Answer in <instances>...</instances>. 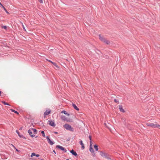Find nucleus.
Returning a JSON list of instances; mask_svg holds the SVG:
<instances>
[{
  "instance_id": "obj_1",
  "label": "nucleus",
  "mask_w": 160,
  "mask_h": 160,
  "mask_svg": "<svg viewBox=\"0 0 160 160\" xmlns=\"http://www.w3.org/2000/svg\"><path fill=\"white\" fill-rule=\"evenodd\" d=\"M146 125L148 126H150L153 128L160 127V125L157 124L156 122H155V123L148 122L146 123Z\"/></svg>"
},
{
  "instance_id": "obj_2",
  "label": "nucleus",
  "mask_w": 160,
  "mask_h": 160,
  "mask_svg": "<svg viewBox=\"0 0 160 160\" xmlns=\"http://www.w3.org/2000/svg\"><path fill=\"white\" fill-rule=\"evenodd\" d=\"M100 154L102 157H104L108 160H111L110 158L108 157L109 155L107 153H105L101 151L100 152Z\"/></svg>"
},
{
  "instance_id": "obj_3",
  "label": "nucleus",
  "mask_w": 160,
  "mask_h": 160,
  "mask_svg": "<svg viewBox=\"0 0 160 160\" xmlns=\"http://www.w3.org/2000/svg\"><path fill=\"white\" fill-rule=\"evenodd\" d=\"M63 127L67 130L72 132L73 131V128L70 125L68 124H65L63 126Z\"/></svg>"
},
{
  "instance_id": "obj_4",
  "label": "nucleus",
  "mask_w": 160,
  "mask_h": 160,
  "mask_svg": "<svg viewBox=\"0 0 160 160\" xmlns=\"http://www.w3.org/2000/svg\"><path fill=\"white\" fill-rule=\"evenodd\" d=\"M48 123L52 126L55 127V124L54 122L52 121L49 120L48 121Z\"/></svg>"
},
{
  "instance_id": "obj_5",
  "label": "nucleus",
  "mask_w": 160,
  "mask_h": 160,
  "mask_svg": "<svg viewBox=\"0 0 160 160\" xmlns=\"http://www.w3.org/2000/svg\"><path fill=\"white\" fill-rule=\"evenodd\" d=\"M56 148H59L60 149L62 150V151H64L65 152H67V150L66 149H65L64 148L61 146L57 145L56 146Z\"/></svg>"
},
{
  "instance_id": "obj_6",
  "label": "nucleus",
  "mask_w": 160,
  "mask_h": 160,
  "mask_svg": "<svg viewBox=\"0 0 160 160\" xmlns=\"http://www.w3.org/2000/svg\"><path fill=\"white\" fill-rule=\"evenodd\" d=\"M61 119L63 121H66L67 122H70V120L68 119L67 118H66L64 116H62L61 117Z\"/></svg>"
},
{
  "instance_id": "obj_7",
  "label": "nucleus",
  "mask_w": 160,
  "mask_h": 160,
  "mask_svg": "<svg viewBox=\"0 0 160 160\" xmlns=\"http://www.w3.org/2000/svg\"><path fill=\"white\" fill-rule=\"evenodd\" d=\"M46 138L47 139L48 142L51 145H52L54 144V143L48 137H47Z\"/></svg>"
},
{
  "instance_id": "obj_8",
  "label": "nucleus",
  "mask_w": 160,
  "mask_h": 160,
  "mask_svg": "<svg viewBox=\"0 0 160 160\" xmlns=\"http://www.w3.org/2000/svg\"><path fill=\"white\" fill-rule=\"evenodd\" d=\"M32 129H29L28 131V132L29 133V135L31 136L32 137H35V135L34 134H32Z\"/></svg>"
},
{
  "instance_id": "obj_9",
  "label": "nucleus",
  "mask_w": 160,
  "mask_h": 160,
  "mask_svg": "<svg viewBox=\"0 0 160 160\" xmlns=\"http://www.w3.org/2000/svg\"><path fill=\"white\" fill-rule=\"evenodd\" d=\"M118 107H119V108L120 112H125V111L123 109L122 106L119 105V106Z\"/></svg>"
},
{
  "instance_id": "obj_10",
  "label": "nucleus",
  "mask_w": 160,
  "mask_h": 160,
  "mask_svg": "<svg viewBox=\"0 0 160 160\" xmlns=\"http://www.w3.org/2000/svg\"><path fill=\"white\" fill-rule=\"evenodd\" d=\"M70 152L73 155L76 156L77 155V153L74 151L73 150H72L70 151Z\"/></svg>"
},
{
  "instance_id": "obj_11",
  "label": "nucleus",
  "mask_w": 160,
  "mask_h": 160,
  "mask_svg": "<svg viewBox=\"0 0 160 160\" xmlns=\"http://www.w3.org/2000/svg\"><path fill=\"white\" fill-rule=\"evenodd\" d=\"M80 144L82 145V149H84L85 148V147L84 144L82 142V141H80Z\"/></svg>"
},
{
  "instance_id": "obj_12",
  "label": "nucleus",
  "mask_w": 160,
  "mask_h": 160,
  "mask_svg": "<svg viewBox=\"0 0 160 160\" xmlns=\"http://www.w3.org/2000/svg\"><path fill=\"white\" fill-rule=\"evenodd\" d=\"M72 106L73 108L77 111L79 110V109L76 106V105L74 104H72Z\"/></svg>"
},
{
  "instance_id": "obj_13",
  "label": "nucleus",
  "mask_w": 160,
  "mask_h": 160,
  "mask_svg": "<svg viewBox=\"0 0 160 160\" xmlns=\"http://www.w3.org/2000/svg\"><path fill=\"white\" fill-rule=\"evenodd\" d=\"M99 39L102 42H103L104 40L105 39L102 36H101V35H99Z\"/></svg>"
},
{
  "instance_id": "obj_14",
  "label": "nucleus",
  "mask_w": 160,
  "mask_h": 160,
  "mask_svg": "<svg viewBox=\"0 0 160 160\" xmlns=\"http://www.w3.org/2000/svg\"><path fill=\"white\" fill-rule=\"evenodd\" d=\"M50 112H51L50 111L47 110L46 112H45L44 113V116L47 115L49 114H50Z\"/></svg>"
},
{
  "instance_id": "obj_15",
  "label": "nucleus",
  "mask_w": 160,
  "mask_h": 160,
  "mask_svg": "<svg viewBox=\"0 0 160 160\" xmlns=\"http://www.w3.org/2000/svg\"><path fill=\"white\" fill-rule=\"evenodd\" d=\"M103 42L106 43L107 44H108L110 43V42L109 41L105 39L103 41Z\"/></svg>"
},
{
  "instance_id": "obj_16",
  "label": "nucleus",
  "mask_w": 160,
  "mask_h": 160,
  "mask_svg": "<svg viewBox=\"0 0 160 160\" xmlns=\"http://www.w3.org/2000/svg\"><path fill=\"white\" fill-rule=\"evenodd\" d=\"M94 148L95 149L96 151H98V146L97 145H95L94 146Z\"/></svg>"
},
{
  "instance_id": "obj_17",
  "label": "nucleus",
  "mask_w": 160,
  "mask_h": 160,
  "mask_svg": "<svg viewBox=\"0 0 160 160\" xmlns=\"http://www.w3.org/2000/svg\"><path fill=\"white\" fill-rule=\"evenodd\" d=\"M32 131L34 133V134H36L37 133V130L35 129L32 128Z\"/></svg>"
},
{
  "instance_id": "obj_18",
  "label": "nucleus",
  "mask_w": 160,
  "mask_h": 160,
  "mask_svg": "<svg viewBox=\"0 0 160 160\" xmlns=\"http://www.w3.org/2000/svg\"><path fill=\"white\" fill-rule=\"evenodd\" d=\"M90 151L92 152H94V151L92 148V147H90Z\"/></svg>"
},
{
  "instance_id": "obj_19",
  "label": "nucleus",
  "mask_w": 160,
  "mask_h": 160,
  "mask_svg": "<svg viewBox=\"0 0 160 160\" xmlns=\"http://www.w3.org/2000/svg\"><path fill=\"white\" fill-rule=\"evenodd\" d=\"M11 110L12 112H14L15 113L18 114L19 113L18 112H17V111H15L13 109H11Z\"/></svg>"
},
{
  "instance_id": "obj_20",
  "label": "nucleus",
  "mask_w": 160,
  "mask_h": 160,
  "mask_svg": "<svg viewBox=\"0 0 160 160\" xmlns=\"http://www.w3.org/2000/svg\"><path fill=\"white\" fill-rule=\"evenodd\" d=\"M2 7L3 8V9L6 12V13H7L8 14H9V12L7 11V10H6V8H4V7L3 6H2Z\"/></svg>"
},
{
  "instance_id": "obj_21",
  "label": "nucleus",
  "mask_w": 160,
  "mask_h": 160,
  "mask_svg": "<svg viewBox=\"0 0 160 160\" xmlns=\"http://www.w3.org/2000/svg\"><path fill=\"white\" fill-rule=\"evenodd\" d=\"M41 133L42 134V136L44 137H45V133H44V131H42L41 132Z\"/></svg>"
},
{
  "instance_id": "obj_22",
  "label": "nucleus",
  "mask_w": 160,
  "mask_h": 160,
  "mask_svg": "<svg viewBox=\"0 0 160 160\" xmlns=\"http://www.w3.org/2000/svg\"><path fill=\"white\" fill-rule=\"evenodd\" d=\"M34 156H36V154L34 153H32L31 155V157H32Z\"/></svg>"
},
{
  "instance_id": "obj_23",
  "label": "nucleus",
  "mask_w": 160,
  "mask_h": 160,
  "mask_svg": "<svg viewBox=\"0 0 160 160\" xmlns=\"http://www.w3.org/2000/svg\"><path fill=\"white\" fill-rule=\"evenodd\" d=\"M2 102L3 104H4V105H9V104H8V103H7L6 102H3H3Z\"/></svg>"
},
{
  "instance_id": "obj_24",
  "label": "nucleus",
  "mask_w": 160,
  "mask_h": 160,
  "mask_svg": "<svg viewBox=\"0 0 160 160\" xmlns=\"http://www.w3.org/2000/svg\"><path fill=\"white\" fill-rule=\"evenodd\" d=\"M61 112L65 114H67V112H66V111H65L64 110L62 111Z\"/></svg>"
},
{
  "instance_id": "obj_25",
  "label": "nucleus",
  "mask_w": 160,
  "mask_h": 160,
  "mask_svg": "<svg viewBox=\"0 0 160 160\" xmlns=\"http://www.w3.org/2000/svg\"><path fill=\"white\" fill-rule=\"evenodd\" d=\"M38 1L41 3H43L42 0H38Z\"/></svg>"
},
{
  "instance_id": "obj_26",
  "label": "nucleus",
  "mask_w": 160,
  "mask_h": 160,
  "mask_svg": "<svg viewBox=\"0 0 160 160\" xmlns=\"http://www.w3.org/2000/svg\"><path fill=\"white\" fill-rule=\"evenodd\" d=\"M114 101V102H116V103H117V102L119 103L118 101V100H117V99H115Z\"/></svg>"
},
{
  "instance_id": "obj_27",
  "label": "nucleus",
  "mask_w": 160,
  "mask_h": 160,
  "mask_svg": "<svg viewBox=\"0 0 160 160\" xmlns=\"http://www.w3.org/2000/svg\"><path fill=\"white\" fill-rule=\"evenodd\" d=\"M92 147V142L91 141L90 142V147Z\"/></svg>"
},
{
  "instance_id": "obj_28",
  "label": "nucleus",
  "mask_w": 160,
  "mask_h": 160,
  "mask_svg": "<svg viewBox=\"0 0 160 160\" xmlns=\"http://www.w3.org/2000/svg\"><path fill=\"white\" fill-rule=\"evenodd\" d=\"M2 28H3L6 29L7 28V27L6 26H4L2 27Z\"/></svg>"
},
{
  "instance_id": "obj_29",
  "label": "nucleus",
  "mask_w": 160,
  "mask_h": 160,
  "mask_svg": "<svg viewBox=\"0 0 160 160\" xmlns=\"http://www.w3.org/2000/svg\"><path fill=\"white\" fill-rule=\"evenodd\" d=\"M16 132L18 133V136H19L20 137H21L20 136V135L19 134V132L18 130H16Z\"/></svg>"
},
{
  "instance_id": "obj_30",
  "label": "nucleus",
  "mask_w": 160,
  "mask_h": 160,
  "mask_svg": "<svg viewBox=\"0 0 160 160\" xmlns=\"http://www.w3.org/2000/svg\"><path fill=\"white\" fill-rule=\"evenodd\" d=\"M53 64H54L55 66H56V67H57V64L54 63V62H53L52 63Z\"/></svg>"
},
{
  "instance_id": "obj_31",
  "label": "nucleus",
  "mask_w": 160,
  "mask_h": 160,
  "mask_svg": "<svg viewBox=\"0 0 160 160\" xmlns=\"http://www.w3.org/2000/svg\"><path fill=\"white\" fill-rule=\"evenodd\" d=\"M47 60L48 61V62L52 63L53 62H52V61H51L50 60H48V59H47Z\"/></svg>"
},
{
  "instance_id": "obj_32",
  "label": "nucleus",
  "mask_w": 160,
  "mask_h": 160,
  "mask_svg": "<svg viewBox=\"0 0 160 160\" xmlns=\"http://www.w3.org/2000/svg\"><path fill=\"white\" fill-rule=\"evenodd\" d=\"M22 27H23V28L24 29V30H25V31H26V30H25V28H24V26L23 25V24H22Z\"/></svg>"
},
{
  "instance_id": "obj_33",
  "label": "nucleus",
  "mask_w": 160,
  "mask_h": 160,
  "mask_svg": "<svg viewBox=\"0 0 160 160\" xmlns=\"http://www.w3.org/2000/svg\"><path fill=\"white\" fill-rule=\"evenodd\" d=\"M89 138L90 141H91V136H89Z\"/></svg>"
},
{
  "instance_id": "obj_34",
  "label": "nucleus",
  "mask_w": 160,
  "mask_h": 160,
  "mask_svg": "<svg viewBox=\"0 0 160 160\" xmlns=\"http://www.w3.org/2000/svg\"><path fill=\"white\" fill-rule=\"evenodd\" d=\"M36 156L37 157H38L39 156V155L38 154H36Z\"/></svg>"
},
{
  "instance_id": "obj_35",
  "label": "nucleus",
  "mask_w": 160,
  "mask_h": 160,
  "mask_svg": "<svg viewBox=\"0 0 160 160\" xmlns=\"http://www.w3.org/2000/svg\"><path fill=\"white\" fill-rule=\"evenodd\" d=\"M93 154H92L93 156V157H95V153H94V152H93Z\"/></svg>"
},
{
  "instance_id": "obj_36",
  "label": "nucleus",
  "mask_w": 160,
  "mask_h": 160,
  "mask_svg": "<svg viewBox=\"0 0 160 160\" xmlns=\"http://www.w3.org/2000/svg\"><path fill=\"white\" fill-rule=\"evenodd\" d=\"M66 115H68V116H69V115H70V114H68V113H67V114H66Z\"/></svg>"
},
{
  "instance_id": "obj_37",
  "label": "nucleus",
  "mask_w": 160,
  "mask_h": 160,
  "mask_svg": "<svg viewBox=\"0 0 160 160\" xmlns=\"http://www.w3.org/2000/svg\"><path fill=\"white\" fill-rule=\"evenodd\" d=\"M53 152L55 153V154H56V152H55V150H53Z\"/></svg>"
},
{
  "instance_id": "obj_38",
  "label": "nucleus",
  "mask_w": 160,
  "mask_h": 160,
  "mask_svg": "<svg viewBox=\"0 0 160 160\" xmlns=\"http://www.w3.org/2000/svg\"><path fill=\"white\" fill-rule=\"evenodd\" d=\"M55 133V134H57L58 133V132H54Z\"/></svg>"
},
{
  "instance_id": "obj_39",
  "label": "nucleus",
  "mask_w": 160,
  "mask_h": 160,
  "mask_svg": "<svg viewBox=\"0 0 160 160\" xmlns=\"http://www.w3.org/2000/svg\"><path fill=\"white\" fill-rule=\"evenodd\" d=\"M1 92L0 91V95H1Z\"/></svg>"
},
{
  "instance_id": "obj_40",
  "label": "nucleus",
  "mask_w": 160,
  "mask_h": 160,
  "mask_svg": "<svg viewBox=\"0 0 160 160\" xmlns=\"http://www.w3.org/2000/svg\"><path fill=\"white\" fill-rule=\"evenodd\" d=\"M16 150L17 151H18V150L17 149H16Z\"/></svg>"
},
{
  "instance_id": "obj_41",
  "label": "nucleus",
  "mask_w": 160,
  "mask_h": 160,
  "mask_svg": "<svg viewBox=\"0 0 160 160\" xmlns=\"http://www.w3.org/2000/svg\"><path fill=\"white\" fill-rule=\"evenodd\" d=\"M66 160H69L68 159H67Z\"/></svg>"
}]
</instances>
